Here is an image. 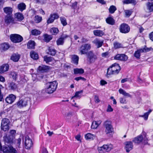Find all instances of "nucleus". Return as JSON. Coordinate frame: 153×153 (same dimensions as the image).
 <instances>
[{
  "mask_svg": "<svg viewBox=\"0 0 153 153\" xmlns=\"http://www.w3.org/2000/svg\"><path fill=\"white\" fill-rule=\"evenodd\" d=\"M44 37V40L45 42H48L52 39V36L51 35H48L47 34H45L43 35Z\"/></svg>",
  "mask_w": 153,
  "mask_h": 153,
  "instance_id": "bb28decb",
  "label": "nucleus"
},
{
  "mask_svg": "<svg viewBox=\"0 0 153 153\" xmlns=\"http://www.w3.org/2000/svg\"><path fill=\"white\" fill-rule=\"evenodd\" d=\"M121 58L120 59V61H125L128 59V57L125 54H121Z\"/></svg>",
  "mask_w": 153,
  "mask_h": 153,
  "instance_id": "5fc2aeb1",
  "label": "nucleus"
},
{
  "mask_svg": "<svg viewBox=\"0 0 153 153\" xmlns=\"http://www.w3.org/2000/svg\"><path fill=\"white\" fill-rule=\"evenodd\" d=\"M3 10L4 13L7 15H12L13 12L12 8L9 7H6L4 8Z\"/></svg>",
  "mask_w": 153,
  "mask_h": 153,
  "instance_id": "5701e85b",
  "label": "nucleus"
},
{
  "mask_svg": "<svg viewBox=\"0 0 153 153\" xmlns=\"http://www.w3.org/2000/svg\"><path fill=\"white\" fill-rule=\"evenodd\" d=\"M10 39L12 42L15 43H19L22 42L23 38L18 34H12L10 35Z\"/></svg>",
  "mask_w": 153,
  "mask_h": 153,
  "instance_id": "39448f33",
  "label": "nucleus"
},
{
  "mask_svg": "<svg viewBox=\"0 0 153 153\" xmlns=\"http://www.w3.org/2000/svg\"><path fill=\"white\" fill-rule=\"evenodd\" d=\"M91 48V45L89 44H85L82 45L80 47L79 51L81 55L87 54L88 51Z\"/></svg>",
  "mask_w": 153,
  "mask_h": 153,
  "instance_id": "0eeeda50",
  "label": "nucleus"
},
{
  "mask_svg": "<svg viewBox=\"0 0 153 153\" xmlns=\"http://www.w3.org/2000/svg\"><path fill=\"white\" fill-rule=\"evenodd\" d=\"M93 33L95 36H102L104 34L102 31L99 30H94Z\"/></svg>",
  "mask_w": 153,
  "mask_h": 153,
  "instance_id": "a878e982",
  "label": "nucleus"
},
{
  "mask_svg": "<svg viewBox=\"0 0 153 153\" xmlns=\"http://www.w3.org/2000/svg\"><path fill=\"white\" fill-rule=\"evenodd\" d=\"M108 10L109 12L111 14H112L117 10V8L115 6L112 5L110 7Z\"/></svg>",
  "mask_w": 153,
  "mask_h": 153,
  "instance_id": "49530a36",
  "label": "nucleus"
},
{
  "mask_svg": "<svg viewBox=\"0 0 153 153\" xmlns=\"http://www.w3.org/2000/svg\"><path fill=\"white\" fill-rule=\"evenodd\" d=\"M147 9L149 12L153 11V2H148L146 4Z\"/></svg>",
  "mask_w": 153,
  "mask_h": 153,
  "instance_id": "cd10ccee",
  "label": "nucleus"
},
{
  "mask_svg": "<svg viewBox=\"0 0 153 153\" xmlns=\"http://www.w3.org/2000/svg\"><path fill=\"white\" fill-rule=\"evenodd\" d=\"M120 102L121 103H126V100L123 97H121L120 99Z\"/></svg>",
  "mask_w": 153,
  "mask_h": 153,
  "instance_id": "052dcab7",
  "label": "nucleus"
},
{
  "mask_svg": "<svg viewBox=\"0 0 153 153\" xmlns=\"http://www.w3.org/2000/svg\"><path fill=\"white\" fill-rule=\"evenodd\" d=\"M83 93V91L81 90L79 91L76 92L74 96L72 97L71 100H72L74 98H77L79 99L81 98L82 94Z\"/></svg>",
  "mask_w": 153,
  "mask_h": 153,
  "instance_id": "c756f323",
  "label": "nucleus"
},
{
  "mask_svg": "<svg viewBox=\"0 0 153 153\" xmlns=\"http://www.w3.org/2000/svg\"><path fill=\"white\" fill-rule=\"evenodd\" d=\"M74 72L75 74H82L84 73V70L82 68H76L74 69Z\"/></svg>",
  "mask_w": 153,
  "mask_h": 153,
  "instance_id": "e433bc0d",
  "label": "nucleus"
},
{
  "mask_svg": "<svg viewBox=\"0 0 153 153\" xmlns=\"http://www.w3.org/2000/svg\"><path fill=\"white\" fill-rule=\"evenodd\" d=\"M50 31L52 35H56L59 32V30L58 28L54 27L50 29Z\"/></svg>",
  "mask_w": 153,
  "mask_h": 153,
  "instance_id": "f704fd0d",
  "label": "nucleus"
},
{
  "mask_svg": "<svg viewBox=\"0 0 153 153\" xmlns=\"http://www.w3.org/2000/svg\"><path fill=\"white\" fill-rule=\"evenodd\" d=\"M28 103V100L26 98L20 99L16 103L17 107L21 108L26 106Z\"/></svg>",
  "mask_w": 153,
  "mask_h": 153,
  "instance_id": "6e6552de",
  "label": "nucleus"
},
{
  "mask_svg": "<svg viewBox=\"0 0 153 153\" xmlns=\"http://www.w3.org/2000/svg\"><path fill=\"white\" fill-rule=\"evenodd\" d=\"M111 144L104 145L102 146L98 147V150L100 153H104L110 151L113 148Z\"/></svg>",
  "mask_w": 153,
  "mask_h": 153,
  "instance_id": "423d86ee",
  "label": "nucleus"
},
{
  "mask_svg": "<svg viewBox=\"0 0 153 153\" xmlns=\"http://www.w3.org/2000/svg\"><path fill=\"white\" fill-rule=\"evenodd\" d=\"M152 110L150 109L148 111L145 113L144 115H140V117L144 118V119L145 120H146L148 119V117L149 114L152 112Z\"/></svg>",
  "mask_w": 153,
  "mask_h": 153,
  "instance_id": "37998d69",
  "label": "nucleus"
},
{
  "mask_svg": "<svg viewBox=\"0 0 153 153\" xmlns=\"http://www.w3.org/2000/svg\"><path fill=\"white\" fill-rule=\"evenodd\" d=\"M4 21L6 24L9 25L10 23L14 24V19L12 15H7L5 16Z\"/></svg>",
  "mask_w": 153,
  "mask_h": 153,
  "instance_id": "9b49d317",
  "label": "nucleus"
},
{
  "mask_svg": "<svg viewBox=\"0 0 153 153\" xmlns=\"http://www.w3.org/2000/svg\"><path fill=\"white\" fill-rule=\"evenodd\" d=\"M125 13L126 16L128 17H129L131 14V12L129 10H125Z\"/></svg>",
  "mask_w": 153,
  "mask_h": 153,
  "instance_id": "4d7b16f0",
  "label": "nucleus"
},
{
  "mask_svg": "<svg viewBox=\"0 0 153 153\" xmlns=\"http://www.w3.org/2000/svg\"><path fill=\"white\" fill-rule=\"evenodd\" d=\"M1 129L4 131H8L9 129V125H1Z\"/></svg>",
  "mask_w": 153,
  "mask_h": 153,
  "instance_id": "603ef678",
  "label": "nucleus"
},
{
  "mask_svg": "<svg viewBox=\"0 0 153 153\" xmlns=\"http://www.w3.org/2000/svg\"><path fill=\"white\" fill-rule=\"evenodd\" d=\"M106 21L107 23L111 25H114L115 24V21L114 19L109 17L106 19Z\"/></svg>",
  "mask_w": 153,
  "mask_h": 153,
  "instance_id": "2f4dec72",
  "label": "nucleus"
},
{
  "mask_svg": "<svg viewBox=\"0 0 153 153\" xmlns=\"http://www.w3.org/2000/svg\"><path fill=\"white\" fill-rule=\"evenodd\" d=\"M10 135L9 136H12L13 138L14 135L16 133V131L14 130H12L10 131Z\"/></svg>",
  "mask_w": 153,
  "mask_h": 153,
  "instance_id": "680f3d73",
  "label": "nucleus"
},
{
  "mask_svg": "<svg viewBox=\"0 0 153 153\" xmlns=\"http://www.w3.org/2000/svg\"><path fill=\"white\" fill-rule=\"evenodd\" d=\"M79 59V56L75 55H72L71 56V62L72 63L77 65L78 63Z\"/></svg>",
  "mask_w": 153,
  "mask_h": 153,
  "instance_id": "4be33fe9",
  "label": "nucleus"
},
{
  "mask_svg": "<svg viewBox=\"0 0 153 153\" xmlns=\"http://www.w3.org/2000/svg\"><path fill=\"white\" fill-rule=\"evenodd\" d=\"M16 98L15 95L11 94L9 95L5 98V101L7 103L11 104L14 102Z\"/></svg>",
  "mask_w": 153,
  "mask_h": 153,
  "instance_id": "ddd939ff",
  "label": "nucleus"
},
{
  "mask_svg": "<svg viewBox=\"0 0 153 153\" xmlns=\"http://www.w3.org/2000/svg\"><path fill=\"white\" fill-rule=\"evenodd\" d=\"M9 66L8 64H3L0 67V74L3 73L5 71H8Z\"/></svg>",
  "mask_w": 153,
  "mask_h": 153,
  "instance_id": "aec40b11",
  "label": "nucleus"
},
{
  "mask_svg": "<svg viewBox=\"0 0 153 153\" xmlns=\"http://www.w3.org/2000/svg\"><path fill=\"white\" fill-rule=\"evenodd\" d=\"M125 149L127 152H129L133 148V146L131 141H126L125 142Z\"/></svg>",
  "mask_w": 153,
  "mask_h": 153,
  "instance_id": "4468645a",
  "label": "nucleus"
},
{
  "mask_svg": "<svg viewBox=\"0 0 153 153\" xmlns=\"http://www.w3.org/2000/svg\"><path fill=\"white\" fill-rule=\"evenodd\" d=\"M10 47V45L7 43H4L1 44V48L3 51H5L7 50Z\"/></svg>",
  "mask_w": 153,
  "mask_h": 153,
  "instance_id": "c9c22d12",
  "label": "nucleus"
},
{
  "mask_svg": "<svg viewBox=\"0 0 153 153\" xmlns=\"http://www.w3.org/2000/svg\"><path fill=\"white\" fill-rule=\"evenodd\" d=\"M121 67L119 64L115 63L112 64L107 69V76L108 77V75L111 74L116 75L118 74L121 70Z\"/></svg>",
  "mask_w": 153,
  "mask_h": 153,
  "instance_id": "f03ea898",
  "label": "nucleus"
},
{
  "mask_svg": "<svg viewBox=\"0 0 153 153\" xmlns=\"http://www.w3.org/2000/svg\"><path fill=\"white\" fill-rule=\"evenodd\" d=\"M86 140H93L95 137V136L91 133H88L85 136Z\"/></svg>",
  "mask_w": 153,
  "mask_h": 153,
  "instance_id": "ea45409f",
  "label": "nucleus"
},
{
  "mask_svg": "<svg viewBox=\"0 0 153 153\" xmlns=\"http://www.w3.org/2000/svg\"><path fill=\"white\" fill-rule=\"evenodd\" d=\"M48 52L49 54L52 56H54L56 53V50L53 47H49L48 48Z\"/></svg>",
  "mask_w": 153,
  "mask_h": 153,
  "instance_id": "c85d7f7f",
  "label": "nucleus"
},
{
  "mask_svg": "<svg viewBox=\"0 0 153 153\" xmlns=\"http://www.w3.org/2000/svg\"><path fill=\"white\" fill-rule=\"evenodd\" d=\"M21 141V139L20 138H19L16 140V142L17 144V145L18 147H19Z\"/></svg>",
  "mask_w": 153,
  "mask_h": 153,
  "instance_id": "bf43d9fd",
  "label": "nucleus"
},
{
  "mask_svg": "<svg viewBox=\"0 0 153 153\" xmlns=\"http://www.w3.org/2000/svg\"><path fill=\"white\" fill-rule=\"evenodd\" d=\"M144 52L143 50L142 49L137 50L134 53V56L137 59H139L140 56V53Z\"/></svg>",
  "mask_w": 153,
  "mask_h": 153,
  "instance_id": "7c9ffc66",
  "label": "nucleus"
},
{
  "mask_svg": "<svg viewBox=\"0 0 153 153\" xmlns=\"http://www.w3.org/2000/svg\"><path fill=\"white\" fill-rule=\"evenodd\" d=\"M130 30V27L128 25L125 23L121 24L120 26V32L126 33H128Z\"/></svg>",
  "mask_w": 153,
  "mask_h": 153,
  "instance_id": "1a4fd4ad",
  "label": "nucleus"
},
{
  "mask_svg": "<svg viewBox=\"0 0 153 153\" xmlns=\"http://www.w3.org/2000/svg\"><path fill=\"white\" fill-rule=\"evenodd\" d=\"M149 37L150 39L153 42V32H152L149 34Z\"/></svg>",
  "mask_w": 153,
  "mask_h": 153,
  "instance_id": "774afa93",
  "label": "nucleus"
},
{
  "mask_svg": "<svg viewBox=\"0 0 153 153\" xmlns=\"http://www.w3.org/2000/svg\"><path fill=\"white\" fill-rule=\"evenodd\" d=\"M114 48L115 49L120 48L122 47V45L117 42H115L114 43Z\"/></svg>",
  "mask_w": 153,
  "mask_h": 153,
  "instance_id": "de8ad7c7",
  "label": "nucleus"
},
{
  "mask_svg": "<svg viewBox=\"0 0 153 153\" xmlns=\"http://www.w3.org/2000/svg\"><path fill=\"white\" fill-rule=\"evenodd\" d=\"M104 126L105 128V132L107 134L111 135L113 131V128L111 125V122L106 120L105 122Z\"/></svg>",
  "mask_w": 153,
  "mask_h": 153,
  "instance_id": "20e7f679",
  "label": "nucleus"
},
{
  "mask_svg": "<svg viewBox=\"0 0 153 153\" xmlns=\"http://www.w3.org/2000/svg\"><path fill=\"white\" fill-rule=\"evenodd\" d=\"M44 60L48 63L50 62L53 61L54 60L53 58L51 57H48L47 56H45L44 57Z\"/></svg>",
  "mask_w": 153,
  "mask_h": 153,
  "instance_id": "a19ab883",
  "label": "nucleus"
},
{
  "mask_svg": "<svg viewBox=\"0 0 153 153\" xmlns=\"http://www.w3.org/2000/svg\"><path fill=\"white\" fill-rule=\"evenodd\" d=\"M101 121L100 120L98 121H94L91 126V128L96 129L97 128L99 125L101 124Z\"/></svg>",
  "mask_w": 153,
  "mask_h": 153,
  "instance_id": "b1692460",
  "label": "nucleus"
},
{
  "mask_svg": "<svg viewBox=\"0 0 153 153\" xmlns=\"http://www.w3.org/2000/svg\"><path fill=\"white\" fill-rule=\"evenodd\" d=\"M58 83L56 81L47 83L46 85L45 88L43 90V92L44 90L46 93L50 94L53 93L56 90L57 87Z\"/></svg>",
  "mask_w": 153,
  "mask_h": 153,
  "instance_id": "f257e3e1",
  "label": "nucleus"
},
{
  "mask_svg": "<svg viewBox=\"0 0 153 153\" xmlns=\"http://www.w3.org/2000/svg\"><path fill=\"white\" fill-rule=\"evenodd\" d=\"M148 138L146 137V133L143 131L140 135L135 137L132 141L135 143H139L143 142V143L146 144L148 143Z\"/></svg>",
  "mask_w": 153,
  "mask_h": 153,
  "instance_id": "7ed1b4c3",
  "label": "nucleus"
},
{
  "mask_svg": "<svg viewBox=\"0 0 153 153\" xmlns=\"http://www.w3.org/2000/svg\"><path fill=\"white\" fill-rule=\"evenodd\" d=\"M10 76L13 79L16 80L18 77V74L15 72H12L10 74Z\"/></svg>",
  "mask_w": 153,
  "mask_h": 153,
  "instance_id": "3c124183",
  "label": "nucleus"
},
{
  "mask_svg": "<svg viewBox=\"0 0 153 153\" xmlns=\"http://www.w3.org/2000/svg\"><path fill=\"white\" fill-rule=\"evenodd\" d=\"M33 145L32 140L28 136H26L25 137V147L27 149H30Z\"/></svg>",
  "mask_w": 153,
  "mask_h": 153,
  "instance_id": "f8f14e48",
  "label": "nucleus"
},
{
  "mask_svg": "<svg viewBox=\"0 0 153 153\" xmlns=\"http://www.w3.org/2000/svg\"><path fill=\"white\" fill-rule=\"evenodd\" d=\"M41 32L37 29H35L31 31V34L33 35L37 36L40 35L41 33Z\"/></svg>",
  "mask_w": 153,
  "mask_h": 153,
  "instance_id": "79ce46f5",
  "label": "nucleus"
},
{
  "mask_svg": "<svg viewBox=\"0 0 153 153\" xmlns=\"http://www.w3.org/2000/svg\"><path fill=\"white\" fill-rule=\"evenodd\" d=\"M113 111V109L111 107V106L109 105H108V108L107 110V112H111Z\"/></svg>",
  "mask_w": 153,
  "mask_h": 153,
  "instance_id": "e2e57ef3",
  "label": "nucleus"
},
{
  "mask_svg": "<svg viewBox=\"0 0 153 153\" xmlns=\"http://www.w3.org/2000/svg\"><path fill=\"white\" fill-rule=\"evenodd\" d=\"M15 17L17 19L18 21H21L24 18V17L22 13H17L15 14Z\"/></svg>",
  "mask_w": 153,
  "mask_h": 153,
  "instance_id": "473e14b6",
  "label": "nucleus"
},
{
  "mask_svg": "<svg viewBox=\"0 0 153 153\" xmlns=\"http://www.w3.org/2000/svg\"><path fill=\"white\" fill-rule=\"evenodd\" d=\"M56 42L58 45H62L64 43V40L61 37L56 40Z\"/></svg>",
  "mask_w": 153,
  "mask_h": 153,
  "instance_id": "a18cd8bd",
  "label": "nucleus"
},
{
  "mask_svg": "<svg viewBox=\"0 0 153 153\" xmlns=\"http://www.w3.org/2000/svg\"><path fill=\"white\" fill-rule=\"evenodd\" d=\"M121 54H117L114 57V59L120 60L121 58Z\"/></svg>",
  "mask_w": 153,
  "mask_h": 153,
  "instance_id": "6e6d98bb",
  "label": "nucleus"
},
{
  "mask_svg": "<svg viewBox=\"0 0 153 153\" xmlns=\"http://www.w3.org/2000/svg\"><path fill=\"white\" fill-rule=\"evenodd\" d=\"M3 140L5 144L10 145L13 142V138L11 136H7V135H6L5 136L3 137Z\"/></svg>",
  "mask_w": 153,
  "mask_h": 153,
  "instance_id": "2eb2a0df",
  "label": "nucleus"
},
{
  "mask_svg": "<svg viewBox=\"0 0 153 153\" xmlns=\"http://www.w3.org/2000/svg\"><path fill=\"white\" fill-rule=\"evenodd\" d=\"M31 57L34 59H37L38 58V54L35 51H32L30 53Z\"/></svg>",
  "mask_w": 153,
  "mask_h": 153,
  "instance_id": "72a5a7b5",
  "label": "nucleus"
},
{
  "mask_svg": "<svg viewBox=\"0 0 153 153\" xmlns=\"http://www.w3.org/2000/svg\"><path fill=\"white\" fill-rule=\"evenodd\" d=\"M60 21L62 24L64 26H66L67 23V22L66 19L64 17H60Z\"/></svg>",
  "mask_w": 153,
  "mask_h": 153,
  "instance_id": "864d4df0",
  "label": "nucleus"
},
{
  "mask_svg": "<svg viewBox=\"0 0 153 153\" xmlns=\"http://www.w3.org/2000/svg\"><path fill=\"white\" fill-rule=\"evenodd\" d=\"M77 2L75 1L72 4V7L74 9L76 8L77 7Z\"/></svg>",
  "mask_w": 153,
  "mask_h": 153,
  "instance_id": "0e129e2a",
  "label": "nucleus"
},
{
  "mask_svg": "<svg viewBox=\"0 0 153 153\" xmlns=\"http://www.w3.org/2000/svg\"><path fill=\"white\" fill-rule=\"evenodd\" d=\"M75 80L77 81H78L80 80H82L83 81H85L86 80V79L84 77H82L81 76H79L78 77H76L75 78Z\"/></svg>",
  "mask_w": 153,
  "mask_h": 153,
  "instance_id": "13d9d810",
  "label": "nucleus"
},
{
  "mask_svg": "<svg viewBox=\"0 0 153 153\" xmlns=\"http://www.w3.org/2000/svg\"><path fill=\"white\" fill-rule=\"evenodd\" d=\"M35 45V43L34 41L30 40L27 44V48L30 49H34Z\"/></svg>",
  "mask_w": 153,
  "mask_h": 153,
  "instance_id": "412c9836",
  "label": "nucleus"
},
{
  "mask_svg": "<svg viewBox=\"0 0 153 153\" xmlns=\"http://www.w3.org/2000/svg\"><path fill=\"white\" fill-rule=\"evenodd\" d=\"M120 94H122L124 96L128 97H131V96L128 93H126V91L122 88H120L119 90Z\"/></svg>",
  "mask_w": 153,
  "mask_h": 153,
  "instance_id": "4c0bfd02",
  "label": "nucleus"
},
{
  "mask_svg": "<svg viewBox=\"0 0 153 153\" xmlns=\"http://www.w3.org/2000/svg\"><path fill=\"white\" fill-rule=\"evenodd\" d=\"M59 18V16L58 14L54 13L50 15L49 18L48 19L47 22L48 24L53 23L55 19H57Z\"/></svg>",
  "mask_w": 153,
  "mask_h": 153,
  "instance_id": "dca6fc26",
  "label": "nucleus"
},
{
  "mask_svg": "<svg viewBox=\"0 0 153 153\" xmlns=\"http://www.w3.org/2000/svg\"><path fill=\"white\" fill-rule=\"evenodd\" d=\"M49 69L50 68L48 66L45 65L39 66L38 68V70L41 72H47L49 70Z\"/></svg>",
  "mask_w": 153,
  "mask_h": 153,
  "instance_id": "a211bd4d",
  "label": "nucleus"
},
{
  "mask_svg": "<svg viewBox=\"0 0 153 153\" xmlns=\"http://www.w3.org/2000/svg\"><path fill=\"white\" fill-rule=\"evenodd\" d=\"M34 19L36 22L39 23L42 21V18L41 16L36 15L35 16Z\"/></svg>",
  "mask_w": 153,
  "mask_h": 153,
  "instance_id": "8fccbe9b",
  "label": "nucleus"
},
{
  "mask_svg": "<svg viewBox=\"0 0 153 153\" xmlns=\"http://www.w3.org/2000/svg\"><path fill=\"white\" fill-rule=\"evenodd\" d=\"M10 121L8 119L5 118L3 119L2 120L1 125H9Z\"/></svg>",
  "mask_w": 153,
  "mask_h": 153,
  "instance_id": "09e8293b",
  "label": "nucleus"
},
{
  "mask_svg": "<svg viewBox=\"0 0 153 153\" xmlns=\"http://www.w3.org/2000/svg\"><path fill=\"white\" fill-rule=\"evenodd\" d=\"M92 43L97 46V48H99L101 47L102 45L103 42L102 40L96 38L93 41Z\"/></svg>",
  "mask_w": 153,
  "mask_h": 153,
  "instance_id": "f3484780",
  "label": "nucleus"
},
{
  "mask_svg": "<svg viewBox=\"0 0 153 153\" xmlns=\"http://www.w3.org/2000/svg\"><path fill=\"white\" fill-rule=\"evenodd\" d=\"M26 6V5L24 3H21L18 5V7L20 11H22L25 9Z\"/></svg>",
  "mask_w": 153,
  "mask_h": 153,
  "instance_id": "58836bf2",
  "label": "nucleus"
},
{
  "mask_svg": "<svg viewBox=\"0 0 153 153\" xmlns=\"http://www.w3.org/2000/svg\"><path fill=\"white\" fill-rule=\"evenodd\" d=\"M109 54V53L108 52H106L105 53H102V56L103 57H106L108 56Z\"/></svg>",
  "mask_w": 153,
  "mask_h": 153,
  "instance_id": "69168bd1",
  "label": "nucleus"
},
{
  "mask_svg": "<svg viewBox=\"0 0 153 153\" xmlns=\"http://www.w3.org/2000/svg\"><path fill=\"white\" fill-rule=\"evenodd\" d=\"M8 88L9 90H14L17 88V85L14 82L8 83Z\"/></svg>",
  "mask_w": 153,
  "mask_h": 153,
  "instance_id": "393cba45",
  "label": "nucleus"
},
{
  "mask_svg": "<svg viewBox=\"0 0 153 153\" xmlns=\"http://www.w3.org/2000/svg\"><path fill=\"white\" fill-rule=\"evenodd\" d=\"M124 4H132L135 5L136 3V1L135 0H125L123 1Z\"/></svg>",
  "mask_w": 153,
  "mask_h": 153,
  "instance_id": "c03bdc74",
  "label": "nucleus"
},
{
  "mask_svg": "<svg viewBox=\"0 0 153 153\" xmlns=\"http://www.w3.org/2000/svg\"><path fill=\"white\" fill-rule=\"evenodd\" d=\"M36 3L43 4L44 3V0H35Z\"/></svg>",
  "mask_w": 153,
  "mask_h": 153,
  "instance_id": "338daca9",
  "label": "nucleus"
},
{
  "mask_svg": "<svg viewBox=\"0 0 153 153\" xmlns=\"http://www.w3.org/2000/svg\"><path fill=\"white\" fill-rule=\"evenodd\" d=\"M20 57V55L18 53H14L11 56V60L14 62H18Z\"/></svg>",
  "mask_w": 153,
  "mask_h": 153,
  "instance_id": "6ab92c4d",
  "label": "nucleus"
},
{
  "mask_svg": "<svg viewBox=\"0 0 153 153\" xmlns=\"http://www.w3.org/2000/svg\"><path fill=\"white\" fill-rule=\"evenodd\" d=\"M88 59L90 62H94L97 59V57L92 51H90L86 54Z\"/></svg>",
  "mask_w": 153,
  "mask_h": 153,
  "instance_id": "9d476101",
  "label": "nucleus"
}]
</instances>
